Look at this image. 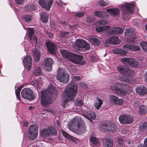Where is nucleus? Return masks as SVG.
<instances>
[{"label":"nucleus","instance_id":"8","mask_svg":"<svg viewBox=\"0 0 147 147\" xmlns=\"http://www.w3.org/2000/svg\"><path fill=\"white\" fill-rule=\"evenodd\" d=\"M58 70L57 76V80L61 82L67 83L69 81V74L63 68H59Z\"/></svg>","mask_w":147,"mask_h":147},{"label":"nucleus","instance_id":"29","mask_svg":"<svg viewBox=\"0 0 147 147\" xmlns=\"http://www.w3.org/2000/svg\"><path fill=\"white\" fill-rule=\"evenodd\" d=\"M94 13L95 15L101 18H107L108 16V15L106 12L102 11H96L94 12Z\"/></svg>","mask_w":147,"mask_h":147},{"label":"nucleus","instance_id":"42","mask_svg":"<svg viewBox=\"0 0 147 147\" xmlns=\"http://www.w3.org/2000/svg\"><path fill=\"white\" fill-rule=\"evenodd\" d=\"M22 17L23 20L26 22H30L32 20V17L30 15H24Z\"/></svg>","mask_w":147,"mask_h":147},{"label":"nucleus","instance_id":"12","mask_svg":"<svg viewBox=\"0 0 147 147\" xmlns=\"http://www.w3.org/2000/svg\"><path fill=\"white\" fill-rule=\"evenodd\" d=\"M57 130L53 127H51L49 129H44L42 130L40 132V136L43 138H45L54 135L56 134Z\"/></svg>","mask_w":147,"mask_h":147},{"label":"nucleus","instance_id":"64","mask_svg":"<svg viewBox=\"0 0 147 147\" xmlns=\"http://www.w3.org/2000/svg\"><path fill=\"white\" fill-rule=\"evenodd\" d=\"M46 111L50 112H52V110H49V109H47Z\"/></svg>","mask_w":147,"mask_h":147},{"label":"nucleus","instance_id":"35","mask_svg":"<svg viewBox=\"0 0 147 147\" xmlns=\"http://www.w3.org/2000/svg\"><path fill=\"white\" fill-rule=\"evenodd\" d=\"M108 131H115L116 129V125L114 123H108Z\"/></svg>","mask_w":147,"mask_h":147},{"label":"nucleus","instance_id":"10","mask_svg":"<svg viewBox=\"0 0 147 147\" xmlns=\"http://www.w3.org/2000/svg\"><path fill=\"white\" fill-rule=\"evenodd\" d=\"M22 96L24 98L30 100H32L35 98L33 94V91L30 89L24 88L21 92Z\"/></svg>","mask_w":147,"mask_h":147},{"label":"nucleus","instance_id":"47","mask_svg":"<svg viewBox=\"0 0 147 147\" xmlns=\"http://www.w3.org/2000/svg\"><path fill=\"white\" fill-rule=\"evenodd\" d=\"M140 44L144 51L145 52H147V43L144 42H142Z\"/></svg>","mask_w":147,"mask_h":147},{"label":"nucleus","instance_id":"32","mask_svg":"<svg viewBox=\"0 0 147 147\" xmlns=\"http://www.w3.org/2000/svg\"><path fill=\"white\" fill-rule=\"evenodd\" d=\"M139 113L141 115L145 114L147 113V106L142 105L139 107Z\"/></svg>","mask_w":147,"mask_h":147},{"label":"nucleus","instance_id":"38","mask_svg":"<svg viewBox=\"0 0 147 147\" xmlns=\"http://www.w3.org/2000/svg\"><path fill=\"white\" fill-rule=\"evenodd\" d=\"M134 32V29L133 28H129L126 29L125 32V36L131 35L133 34Z\"/></svg>","mask_w":147,"mask_h":147},{"label":"nucleus","instance_id":"31","mask_svg":"<svg viewBox=\"0 0 147 147\" xmlns=\"http://www.w3.org/2000/svg\"><path fill=\"white\" fill-rule=\"evenodd\" d=\"M40 19L42 21L45 23H47L48 20V15L45 12H42L40 13Z\"/></svg>","mask_w":147,"mask_h":147},{"label":"nucleus","instance_id":"4","mask_svg":"<svg viewBox=\"0 0 147 147\" xmlns=\"http://www.w3.org/2000/svg\"><path fill=\"white\" fill-rule=\"evenodd\" d=\"M57 91L52 85H49L47 89L43 92H41V103L44 107L47 106L52 103V94H57Z\"/></svg>","mask_w":147,"mask_h":147},{"label":"nucleus","instance_id":"46","mask_svg":"<svg viewBox=\"0 0 147 147\" xmlns=\"http://www.w3.org/2000/svg\"><path fill=\"white\" fill-rule=\"evenodd\" d=\"M90 141L91 143L94 145L97 144L98 143V140L95 137H91L90 138Z\"/></svg>","mask_w":147,"mask_h":147},{"label":"nucleus","instance_id":"37","mask_svg":"<svg viewBox=\"0 0 147 147\" xmlns=\"http://www.w3.org/2000/svg\"><path fill=\"white\" fill-rule=\"evenodd\" d=\"M42 74L41 69L40 67H38L35 69L33 72V74L35 76L41 75Z\"/></svg>","mask_w":147,"mask_h":147},{"label":"nucleus","instance_id":"40","mask_svg":"<svg viewBox=\"0 0 147 147\" xmlns=\"http://www.w3.org/2000/svg\"><path fill=\"white\" fill-rule=\"evenodd\" d=\"M125 142V140L123 139L120 138L117 140L118 144L117 145V147H123V144Z\"/></svg>","mask_w":147,"mask_h":147},{"label":"nucleus","instance_id":"19","mask_svg":"<svg viewBox=\"0 0 147 147\" xmlns=\"http://www.w3.org/2000/svg\"><path fill=\"white\" fill-rule=\"evenodd\" d=\"M27 29L28 30L27 35L28 37L34 43L36 44L37 42V39L34 35V32L32 28H28Z\"/></svg>","mask_w":147,"mask_h":147},{"label":"nucleus","instance_id":"58","mask_svg":"<svg viewBox=\"0 0 147 147\" xmlns=\"http://www.w3.org/2000/svg\"><path fill=\"white\" fill-rule=\"evenodd\" d=\"M79 86L81 88L85 89L87 87V85L86 84L83 82H81L80 83Z\"/></svg>","mask_w":147,"mask_h":147},{"label":"nucleus","instance_id":"14","mask_svg":"<svg viewBox=\"0 0 147 147\" xmlns=\"http://www.w3.org/2000/svg\"><path fill=\"white\" fill-rule=\"evenodd\" d=\"M121 61L123 63L127 64L132 67H136L138 65V63L136 60L130 58H123L121 59Z\"/></svg>","mask_w":147,"mask_h":147},{"label":"nucleus","instance_id":"61","mask_svg":"<svg viewBox=\"0 0 147 147\" xmlns=\"http://www.w3.org/2000/svg\"><path fill=\"white\" fill-rule=\"evenodd\" d=\"M47 35L50 38L53 37V34L52 33L50 32L47 33Z\"/></svg>","mask_w":147,"mask_h":147},{"label":"nucleus","instance_id":"44","mask_svg":"<svg viewBox=\"0 0 147 147\" xmlns=\"http://www.w3.org/2000/svg\"><path fill=\"white\" fill-rule=\"evenodd\" d=\"M69 34V33L68 32L65 31H60L59 32L60 36L61 37H67Z\"/></svg>","mask_w":147,"mask_h":147},{"label":"nucleus","instance_id":"55","mask_svg":"<svg viewBox=\"0 0 147 147\" xmlns=\"http://www.w3.org/2000/svg\"><path fill=\"white\" fill-rule=\"evenodd\" d=\"M84 15V13L83 12L80 11L76 12V16L78 17H80L83 16Z\"/></svg>","mask_w":147,"mask_h":147},{"label":"nucleus","instance_id":"28","mask_svg":"<svg viewBox=\"0 0 147 147\" xmlns=\"http://www.w3.org/2000/svg\"><path fill=\"white\" fill-rule=\"evenodd\" d=\"M103 144L105 147H112L113 141L108 138H105L103 141Z\"/></svg>","mask_w":147,"mask_h":147},{"label":"nucleus","instance_id":"51","mask_svg":"<svg viewBox=\"0 0 147 147\" xmlns=\"http://www.w3.org/2000/svg\"><path fill=\"white\" fill-rule=\"evenodd\" d=\"M33 85L38 89L40 88V85L39 84V81L38 80H34L33 81Z\"/></svg>","mask_w":147,"mask_h":147},{"label":"nucleus","instance_id":"20","mask_svg":"<svg viewBox=\"0 0 147 147\" xmlns=\"http://www.w3.org/2000/svg\"><path fill=\"white\" fill-rule=\"evenodd\" d=\"M135 91L136 93L139 95H144L147 93V86H140L137 87Z\"/></svg>","mask_w":147,"mask_h":147},{"label":"nucleus","instance_id":"5","mask_svg":"<svg viewBox=\"0 0 147 147\" xmlns=\"http://www.w3.org/2000/svg\"><path fill=\"white\" fill-rule=\"evenodd\" d=\"M62 56L65 58L68 59L69 60L76 64L80 65H84L85 61L83 60L84 58L82 56L73 53L66 50L60 51Z\"/></svg>","mask_w":147,"mask_h":147},{"label":"nucleus","instance_id":"53","mask_svg":"<svg viewBox=\"0 0 147 147\" xmlns=\"http://www.w3.org/2000/svg\"><path fill=\"white\" fill-rule=\"evenodd\" d=\"M138 147H147V138L144 140V144H140L138 145Z\"/></svg>","mask_w":147,"mask_h":147},{"label":"nucleus","instance_id":"54","mask_svg":"<svg viewBox=\"0 0 147 147\" xmlns=\"http://www.w3.org/2000/svg\"><path fill=\"white\" fill-rule=\"evenodd\" d=\"M99 4L100 6H104L108 4L107 2H106L103 0H100L99 1Z\"/></svg>","mask_w":147,"mask_h":147},{"label":"nucleus","instance_id":"52","mask_svg":"<svg viewBox=\"0 0 147 147\" xmlns=\"http://www.w3.org/2000/svg\"><path fill=\"white\" fill-rule=\"evenodd\" d=\"M80 79V77L79 76H73L72 78V81L73 82H76L79 81Z\"/></svg>","mask_w":147,"mask_h":147},{"label":"nucleus","instance_id":"13","mask_svg":"<svg viewBox=\"0 0 147 147\" xmlns=\"http://www.w3.org/2000/svg\"><path fill=\"white\" fill-rule=\"evenodd\" d=\"M54 63L53 59L49 57H47L44 59L43 63V68L47 71H51L52 65Z\"/></svg>","mask_w":147,"mask_h":147},{"label":"nucleus","instance_id":"63","mask_svg":"<svg viewBox=\"0 0 147 147\" xmlns=\"http://www.w3.org/2000/svg\"><path fill=\"white\" fill-rule=\"evenodd\" d=\"M60 22L63 25H66L67 24V23L66 22H65V21H61Z\"/></svg>","mask_w":147,"mask_h":147},{"label":"nucleus","instance_id":"57","mask_svg":"<svg viewBox=\"0 0 147 147\" xmlns=\"http://www.w3.org/2000/svg\"><path fill=\"white\" fill-rule=\"evenodd\" d=\"M86 20L88 22L91 23L93 21V18L90 16H88L86 18Z\"/></svg>","mask_w":147,"mask_h":147},{"label":"nucleus","instance_id":"59","mask_svg":"<svg viewBox=\"0 0 147 147\" xmlns=\"http://www.w3.org/2000/svg\"><path fill=\"white\" fill-rule=\"evenodd\" d=\"M24 1V0H15L16 3L19 5L23 4Z\"/></svg>","mask_w":147,"mask_h":147},{"label":"nucleus","instance_id":"9","mask_svg":"<svg viewBox=\"0 0 147 147\" xmlns=\"http://www.w3.org/2000/svg\"><path fill=\"white\" fill-rule=\"evenodd\" d=\"M38 127L36 124L31 125L28 131V137L30 140H33L37 136Z\"/></svg>","mask_w":147,"mask_h":147},{"label":"nucleus","instance_id":"3","mask_svg":"<svg viewBox=\"0 0 147 147\" xmlns=\"http://www.w3.org/2000/svg\"><path fill=\"white\" fill-rule=\"evenodd\" d=\"M67 128L78 134L84 133L86 130L85 125L82 123V118L79 116L75 117L68 125Z\"/></svg>","mask_w":147,"mask_h":147},{"label":"nucleus","instance_id":"11","mask_svg":"<svg viewBox=\"0 0 147 147\" xmlns=\"http://www.w3.org/2000/svg\"><path fill=\"white\" fill-rule=\"evenodd\" d=\"M121 123L124 124H130L133 123L134 119L131 116L124 114L121 115L119 118Z\"/></svg>","mask_w":147,"mask_h":147},{"label":"nucleus","instance_id":"7","mask_svg":"<svg viewBox=\"0 0 147 147\" xmlns=\"http://www.w3.org/2000/svg\"><path fill=\"white\" fill-rule=\"evenodd\" d=\"M129 87V85L127 84L117 83L113 84L110 88L117 93L121 95L125 91L128 90Z\"/></svg>","mask_w":147,"mask_h":147},{"label":"nucleus","instance_id":"49","mask_svg":"<svg viewBox=\"0 0 147 147\" xmlns=\"http://www.w3.org/2000/svg\"><path fill=\"white\" fill-rule=\"evenodd\" d=\"M26 8L28 9V11H33L35 10L34 6L33 5H28L26 6Z\"/></svg>","mask_w":147,"mask_h":147},{"label":"nucleus","instance_id":"50","mask_svg":"<svg viewBox=\"0 0 147 147\" xmlns=\"http://www.w3.org/2000/svg\"><path fill=\"white\" fill-rule=\"evenodd\" d=\"M62 133L63 136L68 139H71V136L68 135L67 133L63 130L61 131Z\"/></svg>","mask_w":147,"mask_h":147},{"label":"nucleus","instance_id":"15","mask_svg":"<svg viewBox=\"0 0 147 147\" xmlns=\"http://www.w3.org/2000/svg\"><path fill=\"white\" fill-rule=\"evenodd\" d=\"M53 2V0H39L38 3L45 9L49 11Z\"/></svg>","mask_w":147,"mask_h":147},{"label":"nucleus","instance_id":"39","mask_svg":"<svg viewBox=\"0 0 147 147\" xmlns=\"http://www.w3.org/2000/svg\"><path fill=\"white\" fill-rule=\"evenodd\" d=\"M109 26H100L96 28V31L98 32H102L110 28Z\"/></svg>","mask_w":147,"mask_h":147},{"label":"nucleus","instance_id":"25","mask_svg":"<svg viewBox=\"0 0 147 147\" xmlns=\"http://www.w3.org/2000/svg\"><path fill=\"white\" fill-rule=\"evenodd\" d=\"M84 115L85 117L89 120L95 119L96 117V115L95 113L90 111H88L84 113Z\"/></svg>","mask_w":147,"mask_h":147},{"label":"nucleus","instance_id":"62","mask_svg":"<svg viewBox=\"0 0 147 147\" xmlns=\"http://www.w3.org/2000/svg\"><path fill=\"white\" fill-rule=\"evenodd\" d=\"M145 77V80L146 82H147V71L146 72V73L145 74V75H144Z\"/></svg>","mask_w":147,"mask_h":147},{"label":"nucleus","instance_id":"33","mask_svg":"<svg viewBox=\"0 0 147 147\" xmlns=\"http://www.w3.org/2000/svg\"><path fill=\"white\" fill-rule=\"evenodd\" d=\"M90 42L94 46H98L100 45V41L98 39L94 37H92L90 39Z\"/></svg>","mask_w":147,"mask_h":147},{"label":"nucleus","instance_id":"23","mask_svg":"<svg viewBox=\"0 0 147 147\" xmlns=\"http://www.w3.org/2000/svg\"><path fill=\"white\" fill-rule=\"evenodd\" d=\"M46 47L49 52L51 54L55 53L56 48V46L51 41H47L46 42Z\"/></svg>","mask_w":147,"mask_h":147},{"label":"nucleus","instance_id":"26","mask_svg":"<svg viewBox=\"0 0 147 147\" xmlns=\"http://www.w3.org/2000/svg\"><path fill=\"white\" fill-rule=\"evenodd\" d=\"M127 48L128 49L133 51H138L140 49L139 46L135 45H130L127 44L124 45V48Z\"/></svg>","mask_w":147,"mask_h":147},{"label":"nucleus","instance_id":"45","mask_svg":"<svg viewBox=\"0 0 147 147\" xmlns=\"http://www.w3.org/2000/svg\"><path fill=\"white\" fill-rule=\"evenodd\" d=\"M75 102L77 106L81 107L83 105V103L82 100L79 98L76 99Z\"/></svg>","mask_w":147,"mask_h":147},{"label":"nucleus","instance_id":"34","mask_svg":"<svg viewBox=\"0 0 147 147\" xmlns=\"http://www.w3.org/2000/svg\"><path fill=\"white\" fill-rule=\"evenodd\" d=\"M96 102L95 103V107L97 109H99L103 104L102 100L98 97L96 98Z\"/></svg>","mask_w":147,"mask_h":147},{"label":"nucleus","instance_id":"41","mask_svg":"<svg viewBox=\"0 0 147 147\" xmlns=\"http://www.w3.org/2000/svg\"><path fill=\"white\" fill-rule=\"evenodd\" d=\"M138 40L137 37L136 36H134L128 39L127 41L129 43H133L137 42Z\"/></svg>","mask_w":147,"mask_h":147},{"label":"nucleus","instance_id":"56","mask_svg":"<svg viewBox=\"0 0 147 147\" xmlns=\"http://www.w3.org/2000/svg\"><path fill=\"white\" fill-rule=\"evenodd\" d=\"M98 23L99 24L101 25L107 24L108 23V22L105 20H102L98 21Z\"/></svg>","mask_w":147,"mask_h":147},{"label":"nucleus","instance_id":"43","mask_svg":"<svg viewBox=\"0 0 147 147\" xmlns=\"http://www.w3.org/2000/svg\"><path fill=\"white\" fill-rule=\"evenodd\" d=\"M108 124H105L103 123H101L100 124V129L102 131L106 130L108 131V129H109L108 127Z\"/></svg>","mask_w":147,"mask_h":147},{"label":"nucleus","instance_id":"27","mask_svg":"<svg viewBox=\"0 0 147 147\" xmlns=\"http://www.w3.org/2000/svg\"><path fill=\"white\" fill-rule=\"evenodd\" d=\"M106 11L113 16H116L119 13V10L117 8L109 9H107Z\"/></svg>","mask_w":147,"mask_h":147},{"label":"nucleus","instance_id":"2","mask_svg":"<svg viewBox=\"0 0 147 147\" xmlns=\"http://www.w3.org/2000/svg\"><path fill=\"white\" fill-rule=\"evenodd\" d=\"M117 71L123 76L119 78L120 81L130 84L135 83V80L131 78L134 74V71L128 67L121 65L117 67Z\"/></svg>","mask_w":147,"mask_h":147},{"label":"nucleus","instance_id":"36","mask_svg":"<svg viewBox=\"0 0 147 147\" xmlns=\"http://www.w3.org/2000/svg\"><path fill=\"white\" fill-rule=\"evenodd\" d=\"M139 129L141 131L146 130H147V123L144 122L142 123L139 127Z\"/></svg>","mask_w":147,"mask_h":147},{"label":"nucleus","instance_id":"18","mask_svg":"<svg viewBox=\"0 0 147 147\" xmlns=\"http://www.w3.org/2000/svg\"><path fill=\"white\" fill-rule=\"evenodd\" d=\"M109 100L111 103L116 105H121L123 102V99H120L118 97L113 95H109Z\"/></svg>","mask_w":147,"mask_h":147},{"label":"nucleus","instance_id":"16","mask_svg":"<svg viewBox=\"0 0 147 147\" xmlns=\"http://www.w3.org/2000/svg\"><path fill=\"white\" fill-rule=\"evenodd\" d=\"M76 46L79 48H84L85 50H88L90 49V46L85 40L77 39L76 41Z\"/></svg>","mask_w":147,"mask_h":147},{"label":"nucleus","instance_id":"60","mask_svg":"<svg viewBox=\"0 0 147 147\" xmlns=\"http://www.w3.org/2000/svg\"><path fill=\"white\" fill-rule=\"evenodd\" d=\"M125 142L128 145L131 144L132 143V142L131 140H127L125 141Z\"/></svg>","mask_w":147,"mask_h":147},{"label":"nucleus","instance_id":"6","mask_svg":"<svg viewBox=\"0 0 147 147\" xmlns=\"http://www.w3.org/2000/svg\"><path fill=\"white\" fill-rule=\"evenodd\" d=\"M134 5L131 3H126L121 7L122 16L124 19L127 20L130 18L129 15L134 13Z\"/></svg>","mask_w":147,"mask_h":147},{"label":"nucleus","instance_id":"48","mask_svg":"<svg viewBox=\"0 0 147 147\" xmlns=\"http://www.w3.org/2000/svg\"><path fill=\"white\" fill-rule=\"evenodd\" d=\"M22 87H20L18 88L16 90V96L20 100V92L21 90Z\"/></svg>","mask_w":147,"mask_h":147},{"label":"nucleus","instance_id":"21","mask_svg":"<svg viewBox=\"0 0 147 147\" xmlns=\"http://www.w3.org/2000/svg\"><path fill=\"white\" fill-rule=\"evenodd\" d=\"M123 32V30L121 28L115 27L110 30H108L107 35L120 34L122 33Z\"/></svg>","mask_w":147,"mask_h":147},{"label":"nucleus","instance_id":"1","mask_svg":"<svg viewBox=\"0 0 147 147\" xmlns=\"http://www.w3.org/2000/svg\"><path fill=\"white\" fill-rule=\"evenodd\" d=\"M78 90V86L76 84L70 83L68 84L63 93V98L62 106L64 108L67 107L66 104L69 101L73 100L76 95Z\"/></svg>","mask_w":147,"mask_h":147},{"label":"nucleus","instance_id":"17","mask_svg":"<svg viewBox=\"0 0 147 147\" xmlns=\"http://www.w3.org/2000/svg\"><path fill=\"white\" fill-rule=\"evenodd\" d=\"M121 40L119 39V38L117 36L110 37L107 39L105 43L106 46H108L109 44L117 45L120 43Z\"/></svg>","mask_w":147,"mask_h":147},{"label":"nucleus","instance_id":"30","mask_svg":"<svg viewBox=\"0 0 147 147\" xmlns=\"http://www.w3.org/2000/svg\"><path fill=\"white\" fill-rule=\"evenodd\" d=\"M32 54L35 61H38L41 56L40 52L38 51L35 50L33 51Z\"/></svg>","mask_w":147,"mask_h":147},{"label":"nucleus","instance_id":"24","mask_svg":"<svg viewBox=\"0 0 147 147\" xmlns=\"http://www.w3.org/2000/svg\"><path fill=\"white\" fill-rule=\"evenodd\" d=\"M128 50V48H124L123 46V49H115L113 50V51L115 54H120L121 55H125L127 53Z\"/></svg>","mask_w":147,"mask_h":147},{"label":"nucleus","instance_id":"22","mask_svg":"<svg viewBox=\"0 0 147 147\" xmlns=\"http://www.w3.org/2000/svg\"><path fill=\"white\" fill-rule=\"evenodd\" d=\"M31 60L32 58L30 55H28L23 59V62L25 66L28 71L30 70L31 68Z\"/></svg>","mask_w":147,"mask_h":147}]
</instances>
